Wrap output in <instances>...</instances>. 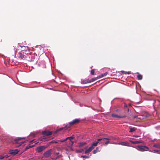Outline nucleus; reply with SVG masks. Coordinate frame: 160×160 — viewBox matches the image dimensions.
Masks as SVG:
<instances>
[{"label":"nucleus","instance_id":"obj_29","mask_svg":"<svg viewBox=\"0 0 160 160\" xmlns=\"http://www.w3.org/2000/svg\"><path fill=\"white\" fill-rule=\"evenodd\" d=\"M135 131V129L134 128H131L129 131V132H132Z\"/></svg>","mask_w":160,"mask_h":160},{"label":"nucleus","instance_id":"obj_11","mask_svg":"<svg viewBox=\"0 0 160 160\" xmlns=\"http://www.w3.org/2000/svg\"><path fill=\"white\" fill-rule=\"evenodd\" d=\"M112 116L113 118H124L126 117V116L125 115L123 116H119L115 114H112Z\"/></svg>","mask_w":160,"mask_h":160},{"label":"nucleus","instance_id":"obj_15","mask_svg":"<svg viewBox=\"0 0 160 160\" xmlns=\"http://www.w3.org/2000/svg\"><path fill=\"white\" fill-rule=\"evenodd\" d=\"M139 83H136V92L137 93L139 94Z\"/></svg>","mask_w":160,"mask_h":160},{"label":"nucleus","instance_id":"obj_6","mask_svg":"<svg viewBox=\"0 0 160 160\" xmlns=\"http://www.w3.org/2000/svg\"><path fill=\"white\" fill-rule=\"evenodd\" d=\"M80 121V120L78 119H75L74 120H73L72 122H71L69 123V126L70 127L71 126H72L76 123H78Z\"/></svg>","mask_w":160,"mask_h":160},{"label":"nucleus","instance_id":"obj_38","mask_svg":"<svg viewBox=\"0 0 160 160\" xmlns=\"http://www.w3.org/2000/svg\"><path fill=\"white\" fill-rule=\"evenodd\" d=\"M56 154L57 155H58V154H59V152H57V153H56Z\"/></svg>","mask_w":160,"mask_h":160},{"label":"nucleus","instance_id":"obj_27","mask_svg":"<svg viewBox=\"0 0 160 160\" xmlns=\"http://www.w3.org/2000/svg\"><path fill=\"white\" fill-rule=\"evenodd\" d=\"M121 72H122V73L124 74H129L130 73L129 72H126L123 71H121Z\"/></svg>","mask_w":160,"mask_h":160},{"label":"nucleus","instance_id":"obj_40","mask_svg":"<svg viewBox=\"0 0 160 160\" xmlns=\"http://www.w3.org/2000/svg\"><path fill=\"white\" fill-rule=\"evenodd\" d=\"M140 143H142V141L141 140V142H140Z\"/></svg>","mask_w":160,"mask_h":160},{"label":"nucleus","instance_id":"obj_32","mask_svg":"<svg viewBox=\"0 0 160 160\" xmlns=\"http://www.w3.org/2000/svg\"><path fill=\"white\" fill-rule=\"evenodd\" d=\"M154 147L159 148H160V145L158 144L154 145Z\"/></svg>","mask_w":160,"mask_h":160},{"label":"nucleus","instance_id":"obj_33","mask_svg":"<svg viewBox=\"0 0 160 160\" xmlns=\"http://www.w3.org/2000/svg\"><path fill=\"white\" fill-rule=\"evenodd\" d=\"M137 78L139 80H140V74H138L137 76Z\"/></svg>","mask_w":160,"mask_h":160},{"label":"nucleus","instance_id":"obj_7","mask_svg":"<svg viewBox=\"0 0 160 160\" xmlns=\"http://www.w3.org/2000/svg\"><path fill=\"white\" fill-rule=\"evenodd\" d=\"M45 148L46 147L44 146H40L36 148V151L38 152H40L45 150Z\"/></svg>","mask_w":160,"mask_h":160},{"label":"nucleus","instance_id":"obj_22","mask_svg":"<svg viewBox=\"0 0 160 160\" xmlns=\"http://www.w3.org/2000/svg\"><path fill=\"white\" fill-rule=\"evenodd\" d=\"M86 143L85 142H80L79 144V147H82L86 144Z\"/></svg>","mask_w":160,"mask_h":160},{"label":"nucleus","instance_id":"obj_39","mask_svg":"<svg viewBox=\"0 0 160 160\" xmlns=\"http://www.w3.org/2000/svg\"><path fill=\"white\" fill-rule=\"evenodd\" d=\"M33 141V140H32V141H31L30 142H32Z\"/></svg>","mask_w":160,"mask_h":160},{"label":"nucleus","instance_id":"obj_3","mask_svg":"<svg viewBox=\"0 0 160 160\" xmlns=\"http://www.w3.org/2000/svg\"><path fill=\"white\" fill-rule=\"evenodd\" d=\"M52 151V149H50L46 151L43 154V156L44 157L46 158L49 157L51 155Z\"/></svg>","mask_w":160,"mask_h":160},{"label":"nucleus","instance_id":"obj_13","mask_svg":"<svg viewBox=\"0 0 160 160\" xmlns=\"http://www.w3.org/2000/svg\"><path fill=\"white\" fill-rule=\"evenodd\" d=\"M148 149L149 148L147 147L141 145V151H148Z\"/></svg>","mask_w":160,"mask_h":160},{"label":"nucleus","instance_id":"obj_30","mask_svg":"<svg viewBox=\"0 0 160 160\" xmlns=\"http://www.w3.org/2000/svg\"><path fill=\"white\" fill-rule=\"evenodd\" d=\"M135 148L138 150H140V145L136 146Z\"/></svg>","mask_w":160,"mask_h":160},{"label":"nucleus","instance_id":"obj_5","mask_svg":"<svg viewBox=\"0 0 160 160\" xmlns=\"http://www.w3.org/2000/svg\"><path fill=\"white\" fill-rule=\"evenodd\" d=\"M24 51H21L19 52L18 54V58L20 59H24V58L26 57L24 55Z\"/></svg>","mask_w":160,"mask_h":160},{"label":"nucleus","instance_id":"obj_2","mask_svg":"<svg viewBox=\"0 0 160 160\" xmlns=\"http://www.w3.org/2000/svg\"><path fill=\"white\" fill-rule=\"evenodd\" d=\"M112 138H100L98 139V141H99L100 143L103 144H105V145H107L109 143H112L110 142V141L112 140Z\"/></svg>","mask_w":160,"mask_h":160},{"label":"nucleus","instance_id":"obj_20","mask_svg":"<svg viewBox=\"0 0 160 160\" xmlns=\"http://www.w3.org/2000/svg\"><path fill=\"white\" fill-rule=\"evenodd\" d=\"M108 73L107 72H106L105 73H102L100 75H99L98 76V78H102L104 76H105L108 74Z\"/></svg>","mask_w":160,"mask_h":160},{"label":"nucleus","instance_id":"obj_9","mask_svg":"<svg viewBox=\"0 0 160 160\" xmlns=\"http://www.w3.org/2000/svg\"><path fill=\"white\" fill-rule=\"evenodd\" d=\"M42 134L43 135L48 136L52 134V132L49 131H45L42 132Z\"/></svg>","mask_w":160,"mask_h":160},{"label":"nucleus","instance_id":"obj_36","mask_svg":"<svg viewBox=\"0 0 160 160\" xmlns=\"http://www.w3.org/2000/svg\"><path fill=\"white\" fill-rule=\"evenodd\" d=\"M124 107H125V108H127V105L126 104H125Z\"/></svg>","mask_w":160,"mask_h":160},{"label":"nucleus","instance_id":"obj_34","mask_svg":"<svg viewBox=\"0 0 160 160\" xmlns=\"http://www.w3.org/2000/svg\"><path fill=\"white\" fill-rule=\"evenodd\" d=\"M153 102H153V103H152V105H153V106H154V105H154V104H155V103H154V102H156V101L155 100H153Z\"/></svg>","mask_w":160,"mask_h":160},{"label":"nucleus","instance_id":"obj_16","mask_svg":"<svg viewBox=\"0 0 160 160\" xmlns=\"http://www.w3.org/2000/svg\"><path fill=\"white\" fill-rule=\"evenodd\" d=\"M89 83H90L89 79L83 80L81 82L82 84H86Z\"/></svg>","mask_w":160,"mask_h":160},{"label":"nucleus","instance_id":"obj_4","mask_svg":"<svg viewBox=\"0 0 160 160\" xmlns=\"http://www.w3.org/2000/svg\"><path fill=\"white\" fill-rule=\"evenodd\" d=\"M25 138H18L14 140V142L16 144H19V146L21 145L22 144L24 143L23 142H20V140L22 139H25Z\"/></svg>","mask_w":160,"mask_h":160},{"label":"nucleus","instance_id":"obj_28","mask_svg":"<svg viewBox=\"0 0 160 160\" xmlns=\"http://www.w3.org/2000/svg\"><path fill=\"white\" fill-rule=\"evenodd\" d=\"M94 73H95V69H92L91 71V74L92 75H94L95 74Z\"/></svg>","mask_w":160,"mask_h":160},{"label":"nucleus","instance_id":"obj_25","mask_svg":"<svg viewBox=\"0 0 160 160\" xmlns=\"http://www.w3.org/2000/svg\"><path fill=\"white\" fill-rule=\"evenodd\" d=\"M34 146L33 145H32V146H27L25 148V151H26L28 149L30 148H31L32 147Z\"/></svg>","mask_w":160,"mask_h":160},{"label":"nucleus","instance_id":"obj_19","mask_svg":"<svg viewBox=\"0 0 160 160\" xmlns=\"http://www.w3.org/2000/svg\"><path fill=\"white\" fill-rule=\"evenodd\" d=\"M98 79H99V78H98V76L96 78H94L91 79H89V82L90 83L91 82H92L94 81H95L97 80Z\"/></svg>","mask_w":160,"mask_h":160},{"label":"nucleus","instance_id":"obj_1","mask_svg":"<svg viewBox=\"0 0 160 160\" xmlns=\"http://www.w3.org/2000/svg\"><path fill=\"white\" fill-rule=\"evenodd\" d=\"M150 117V114L146 112H141V121H144L148 119Z\"/></svg>","mask_w":160,"mask_h":160},{"label":"nucleus","instance_id":"obj_24","mask_svg":"<svg viewBox=\"0 0 160 160\" xmlns=\"http://www.w3.org/2000/svg\"><path fill=\"white\" fill-rule=\"evenodd\" d=\"M59 142V141H53L49 142V144H53L54 143H58Z\"/></svg>","mask_w":160,"mask_h":160},{"label":"nucleus","instance_id":"obj_26","mask_svg":"<svg viewBox=\"0 0 160 160\" xmlns=\"http://www.w3.org/2000/svg\"><path fill=\"white\" fill-rule=\"evenodd\" d=\"M98 151V148H97L95 150H94L93 151V153L94 154H95L97 153Z\"/></svg>","mask_w":160,"mask_h":160},{"label":"nucleus","instance_id":"obj_10","mask_svg":"<svg viewBox=\"0 0 160 160\" xmlns=\"http://www.w3.org/2000/svg\"><path fill=\"white\" fill-rule=\"evenodd\" d=\"M70 128V126H69L68 125H66L64 127H62L58 129H57L55 132V133H56L57 132L61 131L62 130H63V129L64 130H67L68 129V128Z\"/></svg>","mask_w":160,"mask_h":160},{"label":"nucleus","instance_id":"obj_17","mask_svg":"<svg viewBox=\"0 0 160 160\" xmlns=\"http://www.w3.org/2000/svg\"><path fill=\"white\" fill-rule=\"evenodd\" d=\"M73 138H74V137H73L72 136H71V137H68L67 138L64 140H61L60 141L61 142H63L65 141H66L68 139H69L70 140H71L73 139Z\"/></svg>","mask_w":160,"mask_h":160},{"label":"nucleus","instance_id":"obj_35","mask_svg":"<svg viewBox=\"0 0 160 160\" xmlns=\"http://www.w3.org/2000/svg\"><path fill=\"white\" fill-rule=\"evenodd\" d=\"M59 156H57V158H56L55 159H54V158H52V160H56V159H57V158H59Z\"/></svg>","mask_w":160,"mask_h":160},{"label":"nucleus","instance_id":"obj_8","mask_svg":"<svg viewBox=\"0 0 160 160\" xmlns=\"http://www.w3.org/2000/svg\"><path fill=\"white\" fill-rule=\"evenodd\" d=\"M19 150L18 149H15L11 150L9 151V153L12 155H15L19 152Z\"/></svg>","mask_w":160,"mask_h":160},{"label":"nucleus","instance_id":"obj_23","mask_svg":"<svg viewBox=\"0 0 160 160\" xmlns=\"http://www.w3.org/2000/svg\"><path fill=\"white\" fill-rule=\"evenodd\" d=\"M46 138L45 137V136L43 137H41L39 139L41 141H44L48 140H46Z\"/></svg>","mask_w":160,"mask_h":160},{"label":"nucleus","instance_id":"obj_41","mask_svg":"<svg viewBox=\"0 0 160 160\" xmlns=\"http://www.w3.org/2000/svg\"><path fill=\"white\" fill-rule=\"evenodd\" d=\"M2 158H1V159H2Z\"/></svg>","mask_w":160,"mask_h":160},{"label":"nucleus","instance_id":"obj_37","mask_svg":"<svg viewBox=\"0 0 160 160\" xmlns=\"http://www.w3.org/2000/svg\"><path fill=\"white\" fill-rule=\"evenodd\" d=\"M140 77H141V80L142 78V76L141 75Z\"/></svg>","mask_w":160,"mask_h":160},{"label":"nucleus","instance_id":"obj_12","mask_svg":"<svg viewBox=\"0 0 160 160\" xmlns=\"http://www.w3.org/2000/svg\"><path fill=\"white\" fill-rule=\"evenodd\" d=\"M94 148V147H93V146H91L89 148L86 150L84 152L85 153L87 154L90 152Z\"/></svg>","mask_w":160,"mask_h":160},{"label":"nucleus","instance_id":"obj_31","mask_svg":"<svg viewBox=\"0 0 160 160\" xmlns=\"http://www.w3.org/2000/svg\"><path fill=\"white\" fill-rule=\"evenodd\" d=\"M82 157L83 158H89V157L87 156L86 155L82 156Z\"/></svg>","mask_w":160,"mask_h":160},{"label":"nucleus","instance_id":"obj_18","mask_svg":"<svg viewBox=\"0 0 160 160\" xmlns=\"http://www.w3.org/2000/svg\"><path fill=\"white\" fill-rule=\"evenodd\" d=\"M129 141L132 143L134 144H138L140 143V141H139L129 140Z\"/></svg>","mask_w":160,"mask_h":160},{"label":"nucleus","instance_id":"obj_14","mask_svg":"<svg viewBox=\"0 0 160 160\" xmlns=\"http://www.w3.org/2000/svg\"><path fill=\"white\" fill-rule=\"evenodd\" d=\"M118 144L121 145L123 146H128L129 144L127 142H119L118 143Z\"/></svg>","mask_w":160,"mask_h":160},{"label":"nucleus","instance_id":"obj_21","mask_svg":"<svg viewBox=\"0 0 160 160\" xmlns=\"http://www.w3.org/2000/svg\"><path fill=\"white\" fill-rule=\"evenodd\" d=\"M99 142V141H98V139L97 141L94 142L92 144V146H93V147H94V146H95V147L97 146Z\"/></svg>","mask_w":160,"mask_h":160}]
</instances>
